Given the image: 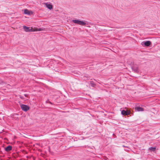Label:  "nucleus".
<instances>
[{"label":"nucleus","instance_id":"nucleus-1","mask_svg":"<svg viewBox=\"0 0 160 160\" xmlns=\"http://www.w3.org/2000/svg\"><path fill=\"white\" fill-rule=\"evenodd\" d=\"M72 21L74 23L78 24L81 25H85L87 24V23L84 22L80 21L79 20H73Z\"/></svg>","mask_w":160,"mask_h":160},{"label":"nucleus","instance_id":"nucleus-2","mask_svg":"<svg viewBox=\"0 0 160 160\" xmlns=\"http://www.w3.org/2000/svg\"><path fill=\"white\" fill-rule=\"evenodd\" d=\"M21 108L24 111H27L29 109V107H28V105H24V104H22L21 105Z\"/></svg>","mask_w":160,"mask_h":160},{"label":"nucleus","instance_id":"nucleus-3","mask_svg":"<svg viewBox=\"0 0 160 160\" xmlns=\"http://www.w3.org/2000/svg\"><path fill=\"white\" fill-rule=\"evenodd\" d=\"M151 44V42L149 41L142 42L141 43V44L142 45H143L144 44V46L147 47L149 46Z\"/></svg>","mask_w":160,"mask_h":160},{"label":"nucleus","instance_id":"nucleus-4","mask_svg":"<svg viewBox=\"0 0 160 160\" xmlns=\"http://www.w3.org/2000/svg\"><path fill=\"white\" fill-rule=\"evenodd\" d=\"M130 111L128 110H122L121 112L122 114L123 115H127L130 114Z\"/></svg>","mask_w":160,"mask_h":160},{"label":"nucleus","instance_id":"nucleus-5","mask_svg":"<svg viewBox=\"0 0 160 160\" xmlns=\"http://www.w3.org/2000/svg\"><path fill=\"white\" fill-rule=\"evenodd\" d=\"M23 28L26 32H30L32 31V29H30V28L25 26H23Z\"/></svg>","mask_w":160,"mask_h":160},{"label":"nucleus","instance_id":"nucleus-6","mask_svg":"<svg viewBox=\"0 0 160 160\" xmlns=\"http://www.w3.org/2000/svg\"><path fill=\"white\" fill-rule=\"evenodd\" d=\"M132 69L134 72L138 73L139 72L138 68L137 67L133 66L132 67Z\"/></svg>","mask_w":160,"mask_h":160},{"label":"nucleus","instance_id":"nucleus-7","mask_svg":"<svg viewBox=\"0 0 160 160\" xmlns=\"http://www.w3.org/2000/svg\"><path fill=\"white\" fill-rule=\"evenodd\" d=\"M24 13L25 14L30 15L32 14L33 12L31 11H29L27 9H25L24 10Z\"/></svg>","mask_w":160,"mask_h":160},{"label":"nucleus","instance_id":"nucleus-8","mask_svg":"<svg viewBox=\"0 0 160 160\" xmlns=\"http://www.w3.org/2000/svg\"><path fill=\"white\" fill-rule=\"evenodd\" d=\"M12 148V147L10 145H8L5 148V150L6 152L11 151Z\"/></svg>","mask_w":160,"mask_h":160},{"label":"nucleus","instance_id":"nucleus-9","mask_svg":"<svg viewBox=\"0 0 160 160\" xmlns=\"http://www.w3.org/2000/svg\"><path fill=\"white\" fill-rule=\"evenodd\" d=\"M135 109L138 111H143V108L142 107H137L135 108Z\"/></svg>","mask_w":160,"mask_h":160},{"label":"nucleus","instance_id":"nucleus-10","mask_svg":"<svg viewBox=\"0 0 160 160\" xmlns=\"http://www.w3.org/2000/svg\"><path fill=\"white\" fill-rule=\"evenodd\" d=\"M46 7L49 9H51L52 8V5L46 3Z\"/></svg>","mask_w":160,"mask_h":160},{"label":"nucleus","instance_id":"nucleus-11","mask_svg":"<svg viewBox=\"0 0 160 160\" xmlns=\"http://www.w3.org/2000/svg\"><path fill=\"white\" fill-rule=\"evenodd\" d=\"M156 148L155 147H151L149 148V150H150L151 151H155Z\"/></svg>","mask_w":160,"mask_h":160},{"label":"nucleus","instance_id":"nucleus-12","mask_svg":"<svg viewBox=\"0 0 160 160\" xmlns=\"http://www.w3.org/2000/svg\"><path fill=\"white\" fill-rule=\"evenodd\" d=\"M90 85L92 87H94L95 86V84L92 82L91 81L90 82Z\"/></svg>","mask_w":160,"mask_h":160},{"label":"nucleus","instance_id":"nucleus-13","mask_svg":"<svg viewBox=\"0 0 160 160\" xmlns=\"http://www.w3.org/2000/svg\"><path fill=\"white\" fill-rule=\"evenodd\" d=\"M43 30V29H42V28H39V29H38L37 31H42V30Z\"/></svg>","mask_w":160,"mask_h":160},{"label":"nucleus","instance_id":"nucleus-14","mask_svg":"<svg viewBox=\"0 0 160 160\" xmlns=\"http://www.w3.org/2000/svg\"><path fill=\"white\" fill-rule=\"evenodd\" d=\"M20 98L22 99H24V97L23 96H20Z\"/></svg>","mask_w":160,"mask_h":160},{"label":"nucleus","instance_id":"nucleus-15","mask_svg":"<svg viewBox=\"0 0 160 160\" xmlns=\"http://www.w3.org/2000/svg\"><path fill=\"white\" fill-rule=\"evenodd\" d=\"M24 95L26 97V94H25Z\"/></svg>","mask_w":160,"mask_h":160}]
</instances>
